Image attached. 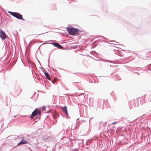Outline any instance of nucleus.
I'll return each mask as SVG.
<instances>
[{"instance_id":"nucleus-1","label":"nucleus","mask_w":151,"mask_h":151,"mask_svg":"<svg viewBox=\"0 0 151 151\" xmlns=\"http://www.w3.org/2000/svg\"><path fill=\"white\" fill-rule=\"evenodd\" d=\"M67 30L68 32L72 35H74L76 34L79 32L78 29L72 27L68 28Z\"/></svg>"},{"instance_id":"nucleus-2","label":"nucleus","mask_w":151,"mask_h":151,"mask_svg":"<svg viewBox=\"0 0 151 151\" xmlns=\"http://www.w3.org/2000/svg\"><path fill=\"white\" fill-rule=\"evenodd\" d=\"M8 13L13 16L15 17L18 19H22L23 20H24V19H23L22 15L18 13L10 11L8 12Z\"/></svg>"},{"instance_id":"nucleus-3","label":"nucleus","mask_w":151,"mask_h":151,"mask_svg":"<svg viewBox=\"0 0 151 151\" xmlns=\"http://www.w3.org/2000/svg\"><path fill=\"white\" fill-rule=\"evenodd\" d=\"M41 114V111L40 109H36L34 111L31 116H30V118L32 119L34 117L37 115H40Z\"/></svg>"},{"instance_id":"nucleus-4","label":"nucleus","mask_w":151,"mask_h":151,"mask_svg":"<svg viewBox=\"0 0 151 151\" xmlns=\"http://www.w3.org/2000/svg\"><path fill=\"white\" fill-rule=\"evenodd\" d=\"M0 37L3 40H4L6 38L7 36L5 32L1 30H0Z\"/></svg>"},{"instance_id":"nucleus-5","label":"nucleus","mask_w":151,"mask_h":151,"mask_svg":"<svg viewBox=\"0 0 151 151\" xmlns=\"http://www.w3.org/2000/svg\"><path fill=\"white\" fill-rule=\"evenodd\" d=\"M61 109L67 115H68V113L67 110V107L66 106H65L61 108Z\"/></svg>"},{"instance_id":"nucleus-6","label":"nucleus","mask_w":151,"mask_h":151,"mask_svg":"<svg viewBox=\"0 0 151 151\" xmlns=\"http://www.w3.org/2000/svg\"><path fill=\"white\" fill-rule=\"evenodd\" d=\"M53 44L54 45L55 47H57L58 48L60 49H62V46L58 43H53Z\"/></svg>"},{"instance_id":"nucleus-7","label":"nucleus","mask_w":151,"mask_h":151,"mask_svg":"<svg viewBox=\"0 0 151 151\" xmlns=\"http://www.w3.org/2000/svg\"><path fill=\"white\" fill-rule=\"evenodd\" d=\"M27 142L26 140H24V139H22L20 142L17 144V145H19L20 144H27Z\"/></svg>"},{"instance_id":"nucleus-8","label":"nucleus","mask_w":151,"mask_h":151,"mask_svg":"<svg viewBox=\"0 0 151 151\" xmlns=\"http://www.w3.org/2000/svg\"><path fill=\"white\" fill-rule=\"evenodd\" d=\"M44 74L46 77V78L49 80H50V78L49 74L47 72H45Z\"/></svg>"},{"instance_id":"nucleus-9","label":"nucleus","mask_w":151,"mask_h":151,"mask_svg":"<svg viewBox=\"0 0 151 151\" xmlns=\"http://www.w3.org/2000/svg\"><path fill=\"white\" fill-rule=\"evenodd\" d=\"M56 80V78H55L54 80L52 81V83H55V81Z\"/></svg>"},{"instance_id":"nucleus-10","label":"nucleus","mask_w":151,"mask_h":151,"mask_svg":"<svg viewBox=\"0 0 151 151\" xmlns=\"http://www.w3.org/2000/svg\"><path fill=\"white\" fill-rule=\"evenodd\" d=\"M115 123H116V122H113V123H112V124H114Z\"/></svg>"},{"instance_id":"nucleus-11","label":"nucleus","mask_w":151,"mask_h":151,"mask_svg":"<svg viewBox=\"0 0 151 151\" xmlns=\"http://www.w3.org/2000/svg\"><path fill=\"white\" fill-rule=\"evenodd\" d=\"M114 44L115 45H117L116 44Z\"/></svg>"}]
</instances>
